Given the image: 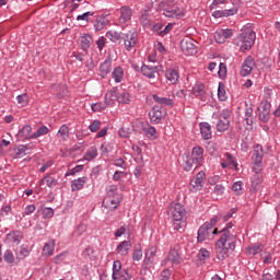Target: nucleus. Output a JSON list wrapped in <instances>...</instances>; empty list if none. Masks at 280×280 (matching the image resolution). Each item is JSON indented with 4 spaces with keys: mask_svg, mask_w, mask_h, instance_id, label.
Listing matches in <instances>:
<instances>
[{
    "mask_svg": "<svg viewBox=\"0 0 280 280\" xmlns=\"http://www.w3.org/2000/svg\"><path fill=\"white\" fill-rule=\"evenodd\" d=\"M230 229H233L232 222L220 231L221 236L215 244V253L219 261H223V259L229 257L231 250H235V235L231 234Z\"/></svg>",
    "mask_w": 280,
    "mask_h": 280,
    "instance_id": "obj_1",
    "label": "nucleus"
},
{
    "mask_svg": "<svg viewBox=\"0 0 280 280\" xmlns=\"http://www.w3.org/2000/svg\"><path fill=\"white\" fill-rule=\"evenodd\" d=\"M160 10L166 19H176L177 21L185 16V9L180 8L173 0H165L161 2Z\"/></svg>",
    "mask_w": 280,
    "mask_h": 280,
    "instance_id": "obj_2",
    "label": "nucleus"
},
{
    "mask_svg": "<svg viewBox=\"0 0 280 280\" xmlns=\"http://www.w3.org/2000/svg\"><path fill=\"white\" fill-rule=\"evenodd\" d=\"M257 38V34L247 28L243 31L235 39L234 44L240 47V51H248L253 49V45H255V39Z\"/></svg>",
    "mask_w": 280,
    "mask_h": 280,
    "instance_id": "obj_3",
    "label": "nucleus"
},
{
    "mask_svg": "<svg viewBox=\"0 0 280 280\" xmlns=\"http://www.w3.org/2000/svg\"><path fill=\"white\" fill-rule=\"evenodd\" d=\"M218 224V218H212L210 222L203 223L198 230V242H205V240H213V235H218V229H213Z\"/></svg>",
    "mask_w": 280,
    "mask_h": 280,
    "instance_id": "obj_4",
    "label": "nucleus"
},
{
    "mask_svg": "<svg viewBox=\"0 0 280 280\" xmlns=\"http://www.w3.org/2000/svg\"><path fill=\"white\" fill-rule=\"evenodd\" d=\"M212 119H215L212 124L215 125L218 132H226L231 127V110L223 109L220 114H213Z\"/></svg>",
    "mask_w": 280,
    "mask_h": 280,
    "instance_id": "obj_5",
    "label": "nucleus"
},
{
    "mask_svg": "<svg viewBox=\"0 0 280 280\" xmlns=\"http://www.w3.org/2000/svg\"><path fill=\"white\" fill-rule=\"evenodd\" d=\"M168 211L172 213V218L175 222H183V220H187V210H185V206L182 203H172Z\"/></svg>",
    "mask_w": 280,
    "mask_h": 280,
    "instance_id": "obj_6",
    "label": "nucleus"
},
{
    "mask_svg": "<svg viewBox=\"0 0 280 280\" xmlns=\"http://www.w3.org/2000/svg\"><path fill=\"white\" fill-rule=\"evenodd\" d=\"M180 49L185 56H196L198 54L196 40L191 37H185L180 40Z\"/></svg>",
    "mask_w": 280,
    "mask_h": 280,
    "instance_id": "obj_7",
    "label": "nucleus"
},
{
    "mask_svg": "<svg viewBox=\"0 0 280 280\" xmlns=\"http://www.w3.org/2000/svg\"><path fill=\"white\" fill-rule=\"evenodd\" d=\"M271 104L268 100L262 101L258 106V119L262 121V124H268L270 121V108Z\"/></svg>",
    "mask_w": 280,
    "mask_h": 280,
    "instance_id": "obj_8",
    "label": "nucleus"
},
{
    "mask_svg": "<svg viewBox=\"0 0 280 280\" xmlns=\"http://www.w3.org/2000/svg\"><path fill=\"white\" fill-rule=\"evenodd\" d=\"M167 112L161 105H154L149 112V117L152 124H161V120L165 119Z\"/></svg>",
    "mask_w": 280,
    "mask_h": 280,
    "instance_id": "obj_9",
    "label": "nucleus"
},
{
    "mask_svg": "<svg viewBox=\"0 0 280 280\" xmlns=\"http://www.w3.org/2000/svg\"><path fill=\"white\" fill-rule=\"evenodd\" d=\"M138 36L139 34L135 30H131L128 33H122V40L127 51H132V47L137 45Z\"/></svg>",
    "mask_w": 280,
    "mask_h": 280,
    "instance_id": "obj_10",
    "label": "nucleus"
},
{
    "mask_svg": "<svg viewBox=\"0 0 280 280\" xmlns=\"http://www.w3.org/2000/svg\"><path fill=\"white\" fill-rule=\"evenodd\" d=\"M253 69H255V58L253 56H248L242 67H241V75L242 78H246L247 75H250L253 73Z\"/></svg>",
    "mask_w": 280,
    "mask_h": 280,
    "instance_id": "obj_11",
    "label": "nucleus"
},
{
    "mask_svg": "<svg viewBox=\"0 0 280 280\" xmlns=\"http://www.w3.org/2000/svg\"><path fill=\"white\" fill-rule=\"evenodd\" d=\"M108 95L112 102H115V100H117L119 104H130V94L128 92H122L117 95V90H113L108 93Z\"/></svg>",
    "mask_w": 280,
    "mask_h": 280,
    "instance_id": "obj_12",
    "label": "nucleus"
},
{
    "mask_svg": "<svg viewBox=\"0 0 280 280\" xmlns=\"http://www.w3.org/2000/svg\"><path fill=\"white\" fill-rule=\"evenodd\" d=\"M192 95L198 97L201 102H207L209 100V94H207V90L205 89V84L196 83L192 88Z\"/></svg>",
    "mask_w": 280,
    "mask_h": 280,
    "instance_id": "obj_13",
    "label": "nucleus"
},
{
    "mask_svg": "<svg viewBox=\"0 0 280 280\" xmlns=\"http://www.w3.org/2000/svg\"><path fill=\"white\" fill-rule=\"evenodd\" d=\"M140 71H141L142 75H144V78H149V80H152V79L156 78V73H159V67L142 65Z\"/></svg>",
    "mask_w": 280,
    "mask_h": 280,
    "instance_id": "obj_14",
    "label": "nucleus"
},
{
    "mask_svg": "<svg viewBox=\"0 0 280 280\" xmlns=\"http://www.w3.org/2000/svg\"><path fill=\"white\" fill-rule=\"evenodd\" d=\"M183 161H184L183 166L185 172H191V170H196V167L200 165L198 162H196V160L191 155L187 153L183 155Z\"/></svg>",
    "mask_w": 280,
    "mask_h": 280,
    "instance_id": "obj_15",
    "label": "nucleus"
},
{
    "mask_svg": "<svg viewBox=\"0 0 280 280\" xmlns=\"http://www.w3.org/2000/svg\"><path fill=\"white\" fill-rule=\"evenodd\" d=\"M252 160L254 165H261V163H264V147H261V144L255 145Z\"/></svg>",
    "mask_w": 280,
    "mask_h": 280,
    "instance_id": "obj_16",
    "label": "nucleus"
},
{
    "mask_svg": "<svg viewBox=\"0 0 280 280\" xmlns=\"http://www.w3.org/2000/svg\"><path fill=\"white\" fill-rule=\"evenodd\" d=\"M205 172H199L194 179H191L190 185L195 191H200L205 185Z\"/></svg>",
    "mask_w": 280,
    "mask_h": 280,
    "instance_id": "obj_17",
    "label": "nucleus"
},
{
    "mask_svg": "<svg viewBox=\"0 0 280 280\" xmlns=\"http://www.w3.org/2000/svg\"><path fill=\"white\" fill-rule=\"evenodd\" d=\"M165 78L171 84H178V80L180 79V73L176 68H168L165 71Z\"/></svg>",
    "mask_w": 280,
    "mask_h": 280,
    "instance_id": "obj_18",
    "label": "nucleus"
},
{
    "mask_svg": "<svg viewBox=\"0 0 280 280\" xmlns=\"http://www.w3.org/2000/svg\"><path fill=\"white\" fill-rule=\"evenodd\" d=\"M156 246H151L149 249H147L143 260L144 266H152V264H154L156 260Z\"/></svg>",
    "mask_w": 280,
    "mask_h": 280,
    "instance_id": "obj_19",
    "label": "nucleus"
},
{
    "mask_svg": "<svg viewBox=\"0 0 280 280\" xmlns=\"http://www.w3.org/2000/svg\"><path fill=\"white\" fill-rule=\"evenodd\" d=\"M131 248H132V243L130 241H122L116 247V253L121 257H126V255L130 253Z\"/></svg>",
    "mask_w": 280,
    "mask_h": 280,
    "instance_id": "obj_20",
    "label": "nucleus"
},
{
    "mask_svg": "<svg viewBox=\"0 0 280 280\" xmlns=\"http://www.w3.org/2000/svg\"><path fill=\"white\" fill-rule=\"evenodd\" d=\"M190 156L196 161V163L202 165V161H205V149L200 145L194 147Z\"/></svg>",
    "mask_w": 280,
    "mask_h": 280,
    "instance_id": "obj_21",
    "label": "nucleus"
},
{
    "mask_svg": "<svg viewBox=\"0 0 280 280\" xmlns=\"http://www.w3.org/2000/svg\"><path fill=\"white\" fill-rule=\"evenodd\" d=\"M102 205L105 209H108L109 211H115V209H117V207H119V198L105 197L103 199Z\"/></svg>",
    "mask_w": 280,
    "mask_h": 280,
    "instance_id": "obj_22",
    "label": "nucleus"
},
{
    "mask_svg": "<svg viewBox=\"0 0 280 280\" xmlns=\"http://www.w3.org/2000/svg\"><path fill=\"white\" fill-rule=\"evenodd\" d=\"M234 14H237V8L236 7H233L231 9L214 11L212 13V16H214V19H222L224 16H234Z\"/></svg>",
    "mask_w": 280,
    "mask_h": 280,
    "instance_id": "obj_23",
    "label": "nucleus"
},
{
    "mask_svg": "<svg viewBox=\"0 0 280 280\" xmlns=\"http://www.w3.org/2000/svg\"><path fill=\"white\" fill-rule=\"evenodd\" d=\"M199 128L202 139H205V141H209L212 137L211 125H209V122H200Z\"/></svg>",
    "mask_w": 280,
    "mask_h": 280,
    "instance_id": "obj_24",
    "label": "nucleus"
},
{
    "mask_svg": "<svg viewBox=\"0 0 280 280\" xmlns=\"http://www.w3.org/2000/svg\"><path fill=\"white\" fill-rule=\"evenodd\" d=\"M132 19V9L130 7H121L120 8V23H128V21H131Z\"/></svg>",
    "mask_w": 280,
    "mask_h": 280,
    "instance_id": "obj_25",
    "label": "nucleus"
},
{
    "mask_svg": "<svg viewBox=\"0 0 280 280\" xmlns=\"http://www.w3.org/2000/svg\"><path fill=\"white\" fill-rule=\"evenodd\" d=\"M108 104H113V101H110V96H109V94L107 93V94L105 95V102H104V103H94V104L91 105V108H92V110H93L94 113H100V112L104 110V108H106V106H107Z\"/></svg>",
    "mask_w": 280,
    "mask_h": 280,
    "instance_id": "obj_26",
    "label": "nucleus"
},
{
    "mask_svg": "<svg viewBox=\"0 0 280 280\" xmlns=\"http://www.w3.org/2000/svg\"><path fill=\"white\" fill-rule=\"evenodd\" d=\"M8 242L11 244H21V240H23V232L21 231H12L7 235Z\"/></svg>",
    "mask_w": 280,
    "mask_h": 280,
    "instance_id": "obj_27",
    "label": "nucleus"
},
{
    "mask_svg": "<svg viewBox=\"0 0 280 280\" xmlns=\"http://www.w3.org/2000/svg\"><path fill=\"white\" fill-rule=\"evenodd\" d=\"M164 261H171L172 264H175L176 266H178V264H183V258L180 257V254H178V250L171 249L166 260Z\"/></svg>",
    "mask_w": 280,
    "mask_h": 280,
    "instance_id": "obj_28",
    "label": "nucleus"
},
{
    "mask_svg": "<svg viewBox=\"0 0 280 280\" xmlns=\"http://www.w3.org/2000/svg\"><path fill=\"white\" fill-rule=\"evenodd\" d=\"M80 45L81 49L83 51H88L89 48L91 47V43H93V37L90 34H84L83 36L80 37Z\"/></svg>",
    "mask_w": 280,
    "mask_h": 280,
    "instance_id": "obj_29",
    "label": "nucleus"
},
{
    "mask_svg": "<svg viewBox=\"0 0 280 280\" xmlns=\"http://www.w3.org/2000/svg\"><path fill=\"white\" fill-rule=\"evenodd\" d=\"M152 100L156 102V104H161L162 106H171V108L174 106V100L172 98L161 97L156 94H153Z\"/></svg>",
    "mask_w": 280,
    "mask_h": 280,
    "instance_id": "obj_30",
    "label": "nucleus"
},
{
    "mask_svg": "<svg viewBox=\"0 0 280 280\" xmlns=\"http://www.w3.org/2000/svg\"><path fill=\"white\" fill-rule=\"evenodd\" d=\"M142 132L147 137H152L153 139H156V128L152 127L150 124L142 122L141 124Z\"/></svg>",
    "mask_w": 280,
    "mask_h": 280,
    "instance_id": "obj_31",
    "label": "nucleus"
},
{
    "mask_svg": "<svg viewBox=\"0 0 280 280\" xmlns=\"http://www.w3.org/2000/svg\"><path fill=\"white\" fill-rule=\"evenodd\" d=\"M113 61L110 59H106L100 67L102 78H106L108 73L112 71Z\"/></svg>",
    "mask_w": 280,
    "mask_h": 280,
    "instance_id": "obj_32",
    "label": "nucleus"
},
{
    "mask_svg": "<svg viewBox=\"0 0 280 280\" xmlns=\"http://www.w3.org/2000/svg\"><path fill=\"white\" fill-rule=\"evenodd\" d=\"M39 185H47V187H49L50 189H54V187L58 185V179L54 178L50 175H46L45 177H43Z\"/></svg>",
    "mask_w": 280,
    "mask_h": 280,
    "instance_id": "obj_33",
    "label": "nucleus"
},
{
    "mask_svg": "<svg viewBox=\"0 0 280 280\" xmlns=\"http://www.w3.org/2000/svg\"><path fill=\"white\" fill-rule=\"evenodd\" d=\"M56 246V241L51 240L49 243H46L43 248L44 257H51L54 255V248Z\"/></svg>",
    "mask_w": 280,
    "mask_h": 280,
    "instance_id": "obj_34",
    "label": "nucleus"
},
{
    "mask_svg": "<svg viewBox=\"0 0 280 280\" xmlns=\"http://www.w3.org/2000/svg\"><path fill=\"white\" fill-rule=\"evenodd\" d=\"M86 183V177H81L72 180L71 189L72 191H80V189L84 188V184Z\"/></svg>",
    "mask_w": 280,
    "mask_h": 280,
    "instance_id": "obj_35",
    "label": "nucleus"
},
{
    "mask_svg": "<svg viewBox=\"0 0 280 280\" xmlns=\"http://www.w3.org/2000/svg\"><path fill=\"white\" fill-rule=\"evenodd\" d=\"M120 275H124L121 272V261L115 260L114 264H113L112 279L113 280H118Z\"/></svg>",
    "mask_w": 280,
    "mask_h": 280,
    "instance_id": "obj_36",
    "label": "nucleus"
},
{
    "mask_svg": "<svg viewBox=\"0 0 280 280\" xmlns=\"http://www.w3.org/2000/svg\"><path fill=\"white\" fill-rule=\"evenodd\" d=\"M261 183H264V176L261 174L254 175L250 191H257L261 187Z\"/></svg>",
    "mask_w": 280,
    "mask_h": 280,
    "instance_id": "obj_37",
    "label": "nucleus"
},
{
    "mask_svg": "<svg viewBox=\"0 0 280 280\" xmlns=\"http://www.w3.org/2000/svg\"><path fill=\"white\" fill-rule=\"evenodd\" d=\"M246 250H247L248 255H253V256L259 255V253H261V250H264V244L256 243L252 246H248L246 248Z\"/></svg>",
    "mask_w": 280,
    "mask_h": 280,
    "instance_id": "obj_38",
    "label": "nucleus"
},
{
    "mask_svg": "<svg viewBox=\"0 0 280 280\" xmlns=\"http://www.w3.org/2000/svg\"><path fill=\"white\" fill-rule=\"evenodd\" d=\"M18 135L22 139H34L32 138V126L30 125L24 126Z\"/></svg>",
    "mask_w": 280,
    "mask_h": 280,
    "instance_id": "obj_39",
    "label": "nucleus"
},
{
    "mask_svg": "<svg viewBox=\"0 0 280 280\" xmlns=\"http://www.w3.org/2000/svg\"><path fill=\"white\" fill-rule=\"evenodd\" d=\"M106 36L109 38V40H112V43H119L124 36V33L121 34L117 31H108Z\"/></svg>",
    "mask_w": 280,
    "mask_h": 280,
    "instance_id": "obj_40",
    "label": "nucleus"
},
{
    "mask_svg": "<svg viewBox=\"0 0 280 280\" xmlns=\"http://www.w3.org/2000/svg\"><path fill=\"white\" fill-rule=\"evenodd\" d=\"M245 121L247 126H253V106L246 104L245 105Z\"/></svg>",
    "mask_w": 280,
    "mask_h": 280,
    "instance_id": "obj_41",
    "label": "nucleus"
},
{
    "mask_svg": "<svg viewBox=\"0 0 280 280\" xmlns=\"http://www.w3.org/2000/svg\"><path fill=\"white\" fill-rule=\"evenodd\" d=\"M84 161H93V159H97V148L92 147L90 148L84 156H83Z\"/></svg>",
    "mask_w": 280,
    "mask_h": 280,
    "instance_id": "obj_42",
    "label": "nucleus"
},
{
    "mask_svg": "<svg viewBox=\"0 0 280 280\" xmlns=\"http://www.w3.org/2000/svg\"><path fill=\"white\" fill-rule=\"evenodd\" d=\"M112 78H114L117 83L121 82V80H124V69H121V67L115 68L112 72Z\"/></svg>",
    "mask_w": 280,
    "mask_h": 280,
    "instance_id": "obj_43",
    "label": "nucleus"
},
{
    "mask_svg": "<svg viewBox=\"0 0 280 280\" xmlns=\"http://www.w3.org/2000/svg\"><path fill=\"white\" fill-rule=\"evenodd\" d=\"M105 198H119L117 194V185H109L106 188V197Z\"/></svg>",
    "mask_w": 280,
    "mask_h": 280,
    "instance_id": "obj_44",
    "label": "nucleus"
},
{
    "mask_svg": "<svg viewBox=\"0 0 280 280\" xmlns=\"http://www.w3.org/2000/svg\"><path fill=\"white\" fill-rule=\"evenodd\" d=\"M218 97L220 102H226V90L224 83L220 82L218 88Z\"/></svg>",
    "mask_w": 280,
    "mask_h": 280,
    "instance_id": "obj_45",
    "label": "nucleus"
},
{
    "mask_svg": "<svg viewBox=\"0 0 280 280\" xmlns=\"http://www.w3.org/2000/svg\"><path fill=\"white\" fill-rule=\"evenodd\" d=\"M45 135H49V128L47 126H42L37 129L35 133L32 135V139H38V137H43Z\"/></svg>",
    "mask_w": 280,
    "mask_h": 280,
    "instance_id": "obj_46",
    "label": "nucleus"
},
{
    "mask_svg": "<svg viewBox=\"0 0 280 280\" xmlns=\"http://www.w3.org/2000/svg\"><path fill=\"white\" fill-rule=\"evenodd\" d=\"M198 259H200L201 261H207V259H210L211 257V252L207 250V248H201L198 253Z\"/></svg>",
    "mask_w": 280,
    "mask_h": 280,
    "instance_id": "obj_47",
    "label": "nucleus"
},
{
    "mask_svg": "<svg viewBox=\"0 0 280 280\" xmlns=\"http://www.w3.org/2000/svg\"><path fill=\"white\" fill-rule=\"evenodd\" d=\"M58 135H60L63 141H67V139H69V126L62 125L58 130Z\"/></svg>",
    "mask_w": 280,
    "mask_h": 280,
    "instance_id": "obj_48",
    "label": "nucleus"
},
{
    "mask_svg": "<svg viewBox=\"0 0 280 280\" xmlns=\"http://www.w3.org/2000/svg\"><path fill=\"white\" fill-rule=\"evenodd\" d=\"M104 27H106V20L104 19H97L94 23V28L96 32H102V30H104Z\"/></svg>",
    "mask_w": 280,
    "mask_h": 280,
    "instance_id": "obj_49",
    "label": "nucleus"
},
{
    "mask_svg": "<svg viewBox=\"0 0 280 280\" xmlns=\"http://www.w3.org/2000/svg\"><path fill=\"white\" fill-rule=\"evenodd\" d=\"M84 170V165H77L73 168L70 170V172L66 173L67 176H75L77 174H80Z\"/></svg>",
    "mask_w": 280,
    "mask_h": 280,
    "instance_id": "obj_50",
    "label": "nucleus"
},
{
    "mask_svg": "<svg viewBox=\"0 0 280 280\" xmlns=\"http://www.w3.org/2000/svg\"><path fill=\"white\" fill-rule=\"evenodd\" d=\"M3 259L7 264H14V254H12V250L7 249Z\"/></svg>",
    "mask_w": 280,
    "mask_h": 280,
    "instance_id": "obj_51",
    "label": "nucleus"
},
{
    "mask_svg": "<svg viewBox=\"0 0 280 280\" xmlns=\"http://www.w3.org/2000/svg\"><path fill=\"white\" fill-rule=\"evenodd\" d=\"M140 23L143 27H148L150 25V14L143 13L140 15Z\"/></svg>",
    "mask_w": 280,
    "mask_h": 280,
    "instance_id": "obj_52",
    "label": "nucleus"
},
{
    "mask_svg": "<svg viewBox=\"0 0 280 280\" xmlns=\"http://www.w3.org/2000/svg\"><path fill=\"white\" fill-rule=\"evenodd\" d=\"M102 127V121L100 120H93L92 124L89 126V130L92 132H97L100 128Z\"/></svg>",
    "mask_w": 280,
    "mask_h": 280,
    "instance_id": "obj_53",
    "label": "nucleus"
},
{
    "mask_svg": "<svg viewBox=\"0 0 280 280\" xmlns=\"http://www.w3.org/2000/svg\"><path fill=\"white\" fill-rule=\"evenodd\" d=\"M185 220H182V221H174L173 222V228H174V231H184L185 230Z\"/></svg>",
    "mask_w": 280,
    "mask_h": 280,
    "instance_id": "obj_54",
    "label": "nucleus"
},
{
    "mask_svg": "<svg viewBox=\"0 0 280 280\" xmlns=\"http://www.w3.org/2000/svg\"><path fill=\"white\" fill-rule=\"evenodd\" d=\"M27 150H30L28 145L22 144L18 147L16 156H25Z\"/></svg>",
    "mask_w": 280,
    "mask_h": 280,
    "instance_id": "obj_55",
    "label": "nucleus"
},
{
    "mask_svg": "<svg viewBox=\"0 0 280 280\" xmlns=\"http://www.w3.org/2000/svg\"><path fill=\"white\" fill-rule=\"evenodd\" d=\"M115 167H120L121 170H126L128 165L126 164V161L121 158L114 160Z\"/></svg>",
    "mask_w": 280,
    "mask_h": 280,
    "instance_id": "obj_56",
    "label": "nucleus"
},
{
    "mask_svg": "<svg viewBox=\"0 0 280 280\" xmlns=\"http://www.w3.org/2000/svg\"><path fill=\"white\" fill-rule=\"evenodd\" d=\"M18 104H21V106H26L27 104V94H20L16 96Z\"/></svg>",
    "mask_w": 280,
    "mask_h": 280,
    "instance_id": "obj_57",
    "label": "nucleus"
},
{
    "mask_svg": "<svg viewBox=\"0 0 280 280\" xmlns=\"http://www.w3.org/2000/svg\"><path fill=\"white\" fill-rule=\"evenodd\" d=\"M75 233H77L78 237L84 235V233H86V224H84V223L79 224L75 230Z\"/></svg>",
    "mask_w": 280,
    "mask_h": 280,
    "instance_id": "obj_58",
    "label": "nucleus"
},
{
    "mask_svg": "<svg viewBox=\"0 0 280 280\" xmlns=\"http://www.w3.org/2000/svg\"><path fill=\"white\" fill-rule=\"evenodd\" d=\"M30 255V249L26 247H22L20 252L18 253V259H25Z\"/></svg>",
    "mask_w": 280,
    "mask_h": 280,
    "instance_id": "obj_59",
    "label": "nucleus"
},
{
    "mask_svg": "<svg viewBox=\"0 0 280 280\" xmlns=\"http://www.w3.org/2000/svg\"><path fill=\"white\" fill-rule=\"evenodd\" d=\"M124 176H126V172L116 171L113 175V180H115L116 183H119V180H121Z\"/></svg>",
    "mask_w": 280,
    "mask_h": 280,
    "instance_id": "obj_60",
    "label": "nucleus"
},
{
    "mask_svg": "<svg viewBox=\"0 0 280 280\" xmlns=\"http://www.w3.org/2000/svg\"><path fill=\"white\" fill-rule=\"evenodd\" d=\"M175 97H178V100H180V102H185V100L187 97V90H178L175 93Z\"/></svg>",
    "mask_w": 280,
    "mask_h": 280,
    "instance_id": "obj_61",
    "label": "nucleus"
},
{
    "mask_svg": "<svg viewBox=\"0 0 280 280\" xmlns=\"http://www.w3.org/2000/svg\"><path fill=\"white\" fill-rule=\"evenodd\" d=\"M214 40L219 44H224L226 43V39L225 37L222 35L221 31H218L215 34H214Z\"/></svg>",
    "mask_w": 280,
    "mask_h": 280,
    "instance_id": "obj_62",
    "label": "nucleus"
},
{
    "mask_svg": "<svg viewBox=\"0 0 280 280\" xmlns=\"http://www.w3.org/2000/svg\"><path fill=\"white\" fill-rule=\"evenodd\" d=\"M218 75L219 78H224L226 75V63L219 65Z\"/></svg>",
    "mask_w": 280,
    "mask_h": 280,
    "instance_id": "obj_63",
    "label": "nucleus"
},
{
    "mask_svg": "<svg viewBox=\"0 0 280 280\" xmlns=\"http://www.w3.org/2000/svg\"><path fill=\"white\" fill-rule=\"evenodd\" d=\"M43 215L44 218H54V210L51 208H44Z\"/></svg>",
    "mask_w": 280,
    "mask_h": 280,
    "instance_id": "obj_64",
    "label": "nucleus"
}]
</instances>
